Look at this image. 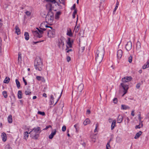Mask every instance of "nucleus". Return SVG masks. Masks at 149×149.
Segmentation results:
<instances>
[{"instance_id": "62", "label": "nucleus", "mask_w": 149, "mask_h": 149, "mask_svg": "<svg viewBox=\"0 0 149 149\" xmlns=\"http://www.w3.org/2000/svg\"><path fill=\"white\" fill-rule=\"evenodd\" d=\"M77 13V10L76 9H75L73 12V14L74 15H76Z\"/></svg>"}, {"instance_id": "44", "label": "nucleus", "mask_w": 149, "mask_h": 149, "mask_svg": "<svg viewBox=\"0 0 149 149\" xmlns=\"http://www.w3.org/2000/svg\"><path fill=\"white\" fill-rule=\"evenodd\" d=\"M113 101L115 104H116L118 102L117 99L116 98H114L113 100Z\"/></svg>"}, {"instance_id": "63", "label": "nucleus", "mask_w": 149, "mask_h": 149, "mask_svg": "<svg viewBox=\"0 0 149 149\" xmlns=\"http://www.w3.org/2000/svg\"><path fill=\"white\" fill-rule=\"evenodd\" d=\"M81 144L84 147V148L85 147L86 145V144L85 142H83Z\"/></svg>"}, {"instance_id": "10", "label": "nucleus", "mask_w": 149, "mask_h": 149, "mask_svg": "<svg viewBox=\"0 0 149 149\" xmlns=\"http://www.w3.org/2000/svg\"><path fill=\"white\" fill-rule=\"evenodd\" d=\"M123 52L121 49H119L117 52V56L118 59H120L122 56Z\"/></svg>"}, {"instance_id": "9", "label": "nucleus", "mask_w": 149, "mask_h": 149, "mask_svg": "<svg viewBox=\"0 0 149 149\" xmlns=\"http://www.w3.org/2000/svg\"><path fill=\"white\" fill-rule=\"evenodd\" d=\"M57 131L56 129H54L52 131L51 134L49 135V138L50 139H52L54 136L56 134Z\"/></svg>"}, {"instance_id": "33", "label": "nucleus", "mask_w": 149, "mask_h": 149, "mask_svg": "<svg viewBox=\"0 0 149 149\" xmlns=\"http://www.w3.org/2000/svg\"><path fill=\"white\" fill-rule=\"evenodd\" d=\"M39 135V134H36L34 135L32 137V138L35 139H37Z\"/></svg>"}, {"instance_id": "35", "label": "nucleus", "mask_w": 149, "mask_h": 149, "mask_svg": "<svg viewBox=\"0 0 149 149\" xmlns=\"http://www.w3.org/2000/svg\"><path fill=\"white\" fill-rule=\"evenodd\" d=\"M46 2L52 3H55L56 2L55 0H45Z\"/></svg>"}, {"instance_id": "36", "label": "nucleus", "mask_w": 149, "mask_h": 149, "mask_svg": "<svg viewBox=\"0 0 149 149\" xmlns=\"http://www.w3.org/2000/svg\"><path fill=\"white\" fill-rule=\"evenodd\" d=\"M111 148V147L110 145V142H109L107 143L106 145V149H110Z\"/></svg>"}, {"instance_id": "5", "label": "nucleus", "mask_w": 149, "mask_h": 149, "mask_svg": "<svg viewBox=\"0 0 149 149\" xmlns=\"http://www.w3.org/2000/svg\"><path fill=\"white\" fill-rule=\"evenodd\" d=\"M34 66L36 70L39 71L42 70L43 67V63L40 57L37 56L36 58L34 61Z\"/></svg>"}, {"instance_id": "47", "label": "nucleus", "mask_w": 149, "mask_h": 149, "mask_svg": "<svg viewBox=\"0 0 149 149\" xmlns=\"http://www.w3.org/2000/svg\"><path fill=\"white\" fill-rule=\"evenodd\" d=\"M62 130L63 131L65 132L66 130V126L65 125L63 126L62 127Z\"/></svg>"}, {"instance_id": "18", "label": "nucleus", "mask_w": 149, "mask_h": 149, "mask_svg": "<svg viewBox=\"0 0 149 149\" xmlns=\"http://www.w3.org/2000/svg\"><path fill=\"white\" fill-rule=\"evenodd\" d=\"M15 29L16 30L15 32L18 35L20 33V31L17 25L15 26Z\"/></svg>"}, {"instance_id": "26", "label": "nucleus", "mask_w": 149, "mask_h": 149, "mask_svg": "<svg viewBox=\"0 0 149 149\" xmlns=\"http://www.w3.org/2000/svg\"><path fill=\"white\" fill-rule=\"evenodd\" d=\"M31 93L30 89L29 88H27V90L25 91V93L26 95H30Z\"/></svg>"}, {"instance_id": "15", "label": "nucleus", "mask_w": 149, "mask_h": 149, "mask_svg": "<svg viewBox=\"0 0 149 149\" xmlns=\"http://www.w3.org/2000/svg\"><path fill=\"white\" fill-rule=\"evenodd\" d=\"M84 86V84H81L78 86V90L79 92H81L83 89Z\"/></svg>"}, {"instance_id": "50", "label": "nucleus", "mask_w": 149, "mask_h": 149, "mask_svg": "<svg viewBox=\"0 0 149 149\" xmlns=\"http://www.w3.org/2000/svg\"><path fill=\"white\" fill-rule=\"evenodd\" d=\"M41 76H37L36 77V79L40 81L41 79Z\"/></svg>"}, {"instance_id": "54", "label": "nucleus", "mask_w": 149, "mask_h": 149, "mask_svg": "<svg viewBox=\"0 0 149 149\" xmlns=\"http://www.w3.org/2000/svg\"><path fill=\"white\" fill-rule=\"evenodd\" d=\"M71 60L70 57L69 56H68L67 58V60L68 62H69Z\"/></svg>"}, {"instance_id": "17", "label": "nucleus", "mask_w": 149, "mask_h": 149, "mask_svg": "<svg viewBox=\"0 0 149 149\" xmlns=\"http://www.w3.org/2000/svg\"><path fill=\"white\" fill-rule=\"evenodd\" d=\"M142 132L140 131L138 133H137L136 134L135 136H134V138L135 139H137L139 138V137L142 134Z\"/></svg>"}, {"instance_id": "64", "label": "nucleus", "mask_w": 149, "mask_h": 149, "mask_svg": "<svg viewBox=\"0 0 149 149\" xmlns=\"http://www.w3.org/2000/svg\"><path fill=\"white\" fill-rule=\"evenodd\" d=\"M72 51V49H69L68 50H67L66 51V52L67 53H68L69 52H71V51Z\"/></svg>"}, {"instance_id": "34", "label": "nucleus", "mask_w": 149, "mask_h": 149, "mask_svg": "<svg viewBox=\"0 0 149 149\" xmlns=\"http://www.w3.org/2000/svg\"><path fill=\"white\" fill-rule=\"evenodd\" d=\"M3 96L5 98H6L7 97L8 95L7 94V93L6 91H4L3 92Z\"/></svg>"}, {"instance_id": "24", "label": "nucleus", "mask_w": 149, "mask_h": 149, "mask_svg": "<svg viewBox=\"0 0 149 149\" xmlns=\"http://www.w3.org/2000/svg\"><path fill=\"white\" fill-rule=\"evenodd\" d=\"M24 36L25 40H29V33L27 32H25V33Z\"/></svg>"}, {"instance_id": "51", "label": "nucleus", "mask_w": 149, "mask_h": 149, "mask_svg": "<svg viewBox=\"0 0 149 149\" xmlns=\"http://www.w3.org/2000/svg\"><path fill=\"white\" fill-rule=\"evenodd\" d=\"M50 127H52V126L51 125H49L47 126L46 127L43 129V130H47L49 128H50Z\"/></svg>"}, {"instance_id": "2", "label": "nucleus", "mask_w": 149, "mask_h": 149, "mask_svg": "<svg viewBox=\"0 0 149 149\" xmlns=\"http://www.w3.org/2000/svg\"><path fill=\"white\" fill-rule=\"evenodd\" d=\"M46 8L48 10V13L46 17V20L47 22L52 23L53 22L54 19V14L52 11V5L49 4L46 6Z\"/></svg>"}, {"instance_id": "53", "label": "nucleus", "mask_w": 149, "mask_h": 149, "mask_svg": "<svg viewBox=\"0 0 149 149\" xmlns=\"http://www.w3.org/2000/svg\"><path fill=\"white\" fill-rule=\"evenodd\" d=\"M23 80L24 82V84L25 85H27V83L26 81V80L24 79V78L23 77Z\"/></svg>"}, {"instance_id": "14", "label": "nucleus", "mask_w": 149, "mask_h": 149, "mask_svg": "<svg viewBox=\"0 0 149 149\" xmlns=\"http://www.w3.org/2000/svg\"><path fill=\"white\" fill-rule=\"evenodd\" d=\"M149 67V59H148L146 63H145L142 67V68L143 69H145Z\"/></svg>"}, {"instance_id": "7", "label": "nucleus", "mask_w": 149, "mask_h": 149, "mask_svg": "<svg viewBox=\"0 0 149 149\" xmlns=\"http://www.w3.org/2000/svg\"><path fill=\"white\" fill-rule=\"evenodd\" d=\"M132 47V42L131 41H129L127 42V44L126 45L125 48L127 51H128L131 49Z\"/></svg>"}, {"instance_id": "27", "label": "nucleus", "mask_w": 149, "mask_h": 149, "mask_svg": "<svg viewBox=\"0 0 149 149\" xmlns=\"http://www.w3.org/2000/svg\"><path fill=\"white\" fill-rule=\"evenodd\" d=\"M54 98L53 95H51V98L50 99V102H51L50 105H52L54 103Z\"/></svg>"}, {"instance_id": "6", "label": "nucleus", "mask_w": 149, "mask_h": 149, "mask_svg": "<svg viewBox=\"0 0 149 149\" xmlns=\"http://www.w3.org/2000/svg\"><path fill=\"white\" fill-rule=\"evenodd\" d=\"M65 40V38L63 37H61L60 38L58 39L57 42V45L59 48H62L64 46V42Z\"/></svg>"}, {"instance_id": "13", "label": "nucleus", "mask_w": 149, "mask_h": 149, "mask_svg": "<svg viewBox=\"0 0 149 149\" xmlns=\"http://www.w3.org/2000/svg\"><path fill=\"white\" fill-rule=\"evenodd\" d=\"M1 136L3 141L4 142L6 141L7 138L6 134L4 132H3L2 133Z\"/></svg>"}, {"instance_id": "22", "label": "nucleus", "mask_w": 149, "mask_h": 149, "mask_svg": "<svg viewBox=\"0 0 149 149\" xmlns=\"http://www.w3.org/2000/svg\"><path fill=\"white\" fill-rule=\"evenodd\" d=\"M90 122V120L88 118H86L84 122V124L86 125L89 123Z\"/></svg>"}, {"instance_id": "42", "label": "nucleus", "mask_w": 149, "mask_h": 149, "mask_svg": "<svg viewBox=\"0 0 149 149\" xmlns=\"http://www.w3.org/2000/svg\"><path fill=\"white\" fill-rule=\"evenodd\" d=\"M25 13L27 16H29L31 15V13L29 11H27L25 12Z\"/></svg>"}, {"instance_id": "58", "label": "nucleus", "mask_w": 149, "mask_h": 149, "mask_svg": "<svg viewBox=\"0 0 149 149\" xmlns=\"http://www.w3.org/2000/svg\"><path fill=\"white\" fill-rule=\"evenodd\" d=\"M90 113H91V111H90V110L89 109H88L86 111V114H90Z\"/></svg>"}, {"instance_id": "57", "label": "nucleus", "mask_w": 149, "mask_h": 149, "mask_svg": "<svg viewBox=\"0 0 149 149\" xmlns=\"http://www.w3.org/2000/svg\"><path fill=\"white\" fill-rule=\"evenodd\" d=\"M145 118L146 119L149 118V112L146 115Z\"/></svg>"}, {"instance_id": "25", "label": "nucleus", "mask_w": 149, "mask_h": 149, "mask_svg": "<svg viewBox=\"0 0 149 149\" xmlns=\"http://www.w3.org/2000/svg\"><path fill=\"white\" fill-rule=\"evenodd\" d=\"M129 107L128 106L123 104L121 105V109H122L126 110L129 109Z\"/></svg>"}, {"instance_id": "48", "label": "nucleus", "mask_w": 149, "mask_h": 149, "mask_svg": "<svg viewBox=\"0 0 149 149\" xmlns=\"http://www.w3.org/2000/svg\"><path fill=\"white\" fill-rule=\"evenodd\" d=\"M79 26H77L75 28V32H77L79 29Z\"/></svg>"}, {"instance_id": "1", "label": "nucleus", "mask_w": 149, "mask_h": 149, "mask_svg": "<svg viewBox=\"0 0 149 149\" xmlns=\"http://www.w3.org/2000/svg\"><path fill=\"white\" fill-rule=\"evenodd\" d=\"M40 28L44 31H47V35L49 38H53L55 35V30L52 27L45 25L44 23L41 24Z\"/></svg>"}, {"instance_id": "43", "label": "nucleus", "mask_w": 149, "mask_h": 149, "mask_svg": "<svg viewBox=\"0 0 149 149\" xmlns=\"http://www.w3.org/2000/svg\"><path fill=\"white\" fill-rule=\"evenodd\" d=\"M5 149H12L9 145H7L6 146Z\"/></svg>"}, {"instance_id": "28", "label": "nucleus", "mask_w": 149, "mask_h": 149, "mask_svg": "<svg viewBox=\"0 0 149 149\" xmlns=\"http://www.w3.org/2000/svg\"><path fill=\"white\" fill-rule=\"evenodd\" d=\"M10 80V78L8 77H6L4 80L3 82L4 83L8 84Z\"/></svg>"}, {"instance_id": "16", "label": "nucleus", "mask_w": 149, "mask_h": 149, "mask_svg": "<svg viewBox=\"0 0 149 149\" xmlns=\"http://www.w3.org/2000/svg\"><path fill=\"white\" fill-rule=\"evenodd\" d=\"M123 119V117L122 115H119L117 118V121L118 123H120L122 122Z\"/></svg>"}, {"instance_id": "39", "label": "nucleus", "mask_w": 149, "mask_h": 149, "mask_svg": "<svg viewBox=\"0 0 149 149\" xmlns=\"http://www.w3.org/2000/svg\"><path fill=\"white\" fill-rule=\"evenodd\" d=\"M36 29L38 30L39 32L40 33V34H42L43 33V31H44V30H43L42 29H40L41 30H40L38 28H37Z\"/></svg>"}, {"instance_id": "30", "label": "nucleus", "mask_w": 149, "mask_h": 149, "mask_svg": "<svg viewBox=\"0 0 149 149\" xmlns=\"http://www.w3.org/2000/svg\"><path fill=\"white\" fill-rule=\"evenodd\" d=\"M61 13L60 12H58L56 13L55 15V18L56 19H58L59 18V16L61 15Z\"/></svg>"}, {"instance_id": "38", "label": "nucleus", "mask_w": 149, "mask_h": 149, "mask_svg": "<svg viewBox=\"0 0 149 149\" xmlns=\"http://www.w3.org/2000/svg\"><path fill=\"white\" fill-rule=\"evenodd\" d=\"M132 56H130L128 58V61L129 63H131L132 61Z\"/></svg>"}, {"instance_id": "3", "label": "nucleus", "mask_w": 149, "mask_h": 149, "mask_svg": "<svg viewBox=\"0 0 149 149\" xmlns=\"http://www.w3.org/2000/svg\"><path fill=\"white\" fill-rule=\"evenodd\" d=\"M132 79V78L131 76H127L122 79L121 80L122 83L120 84V86L124 89V93L122 96H123L127 93V90L129 88L128 85L126 84V83L130 81Z\"/></svg>"}, {"instance_id": "32", "label": "nucleus", "mask_w": 149, "mask_h": 149, "mask_svg": "<svg viewBox=\"0 0 149 149\" xmlns=\"http://www.w3.org/2000/svg\"><path fill=\"white\" fill-rule=\"evenodd\" d=\"M15 82L17 85V88H19L20 86V84L19 82L17 79H16L15 80Z\"/></svg>"}, {"instance_id": "55", "label": "nucleus", "mask_w": 149, "mask_h": 149, "mask_svg": "<svg viewBox=\"0 0 149 149\" xmlns=\"http://www.w3.org/2000/svg\"><path fill=\"white\" fill-rule=\"evenodd\" d=\"M141 128V127L140 126V124H139V125H136V126L135 128L136 129H137L138 128L139 129Z\"/></svg>"}, {"instance_id": "46", "label": "nucleus", "mask_w": 149, "mask_h": 149, "mask_svg": "<svg viewBox=\"0 0 149 149\" xmlns=\"http://www.w3.org/2000/svg\"><path fill=\"white\" fill-rule=\"evenodd\" d=\"M2 22V20L1 19H0V28H1L3 25Z\"/></svg>"}, {"instance_id": "41", "label": "nucleus", "mask_w": 149, "mask_h": 149, "mask_svg": "<svg viewBox=\"0 0 149 149\" xmlns=\"http://www.w3.org/2000/svg\"><path fill=\"white\" fill-rule=\"evenodd\" d=\"M43 41H44L43 40H42L41 41H37V42H33V43H32V44L33 45L36 44L38 43H40L41 42H43Z\"/></svg>"}, {"instance_id": "56", "label": "nucleus", "mask_w": 149, "mask_h": 149, "mask_svg": "<svg viewBox=\"0 0 149 149\" xmlns=\"http://www.w3.org/2000/svg\"><path fill=\"white\" fill-rule=\"evenodd\" d=\"M62 92H63V90H62V91H61V95H60V96H59V98H58V100H57V101L56 102V103L54 104V105H55V104H56V103H57V102H58V100L61 97V95H62Z\"/></svg>"}, {"instance_id": "12", "label": "nucleus", "mask_w": 149, "mask_h": 149, "mask_svg": "<svg viewBox=\"0 0 149 149\" xmlns=\"http://www.w3.org/2000/svg\"><path fill=\"white\" fill-rule=\"evenodd\" d=\"M73 40L71 41L70 38H68V41L67 42V44L69 46V47L71 48L72 47V44L73 43Z\"/></svg>"}, {"instance_id": "49", "label": "nucleus", "mask_w": 149, "mask_h": 149, "mask_svg": "<svg viewBox=\"0 0 149 149\" xmlns=\"http://www.w3.org/2000/svg\"><path fill=\"white\" fill-rule=\"evenodd\" d=\"M119 2L117 1L116 2V6L114 8L115 10H116L117 9L119 5Z\"/></svg>"}, {"instance_id": "59", "label": "nucleus", "mask_w": 149, "mask_h": 149, "mask_svg": "<svg viewBox=\"0 0 149 149\" xmlns=\"http://www.w3.org/2000/svg\"><path fill=\"white\" fill-rule=\"evenodd\" d=\"M96 127H95V129L94 130V132H95L97 131V127H98V124H96Z\"/></svg>"}, {"instance_id": "37", "label": "nucleus", "mask_w": 149, "mask_h": 149, "mask_svg": "<svg viewBox=\"0 0 149 149\" xmlns=\"http://www.w3.org/2000/svg\"><path fill=\"white\" fill-rule=\"evenodd\" d=\"M38 113L42 115V116H44L45 115V113L44 112H41L39 111H38Z\"/></svg>"}, {"instance_id": "60", "label": "nucleus", "mask_w": 149, "mask_h": 149, "mask_svg": "<svg viewBox=\"0 0 149 149\" xmlns=\"http://www.w3.org/2000/svg\"><path fill=\"white\" fill-rule=\"evenodd\" d=\"M56 3H61V2L60 1V0H57L56 1Z\"/></svg>"}, {"instance_id": "21", "label": "nucleus", "mask_w": 149, "mask_h": 149, "mask_svg": "<svg viewBox=\"0 0 149 149\" xmlns=\"http://www.w3.org/2000/svg\"><path fill=\"white\" fill-rule=\"evenodd\" d=\"M8 122L9 123H11L12 122V116L11 115H9L8 118Z\"/></svg>"}, {"instance_id": "29", "label": "nucleus", "mask_w": 149, "mask_h": 149, "mask_svg": "<svg viewBox=\"0 0 149 149\" xmlns=\"http://www.w3.org/2000/svg\"><path fill=\"white\" fill-rule=\"evenodd\" d=\"M67 35L68 36L71 37L72 36V34L71 32V31L70 29H69V30H67Z\"/></svg>"}, {"instance_id": "20", "label": "nucleus", "mask_w": 149, "mask_h": 149, "mask_svg": "<svg viewBox=\"0 0 149 149\" xmlns=\"http://www.w3.org/2000/svg\"><path fill=\"white\" fill-rule=\"evenodd\" d=\"M24 139H27L29 137V133L28 132H25L24 134Z\"/></svg>"}, {"instance_id": "23", "label": "nucleus", "mask_w": 149, "mask_h": 149, "mask_svg": "<svg viewBox=\"0 0 149 149\" xmlns=\"http://www.w3.org/2000/svg\"><path fill=\"white\" fill-rule=\"evenodd\" d=\"M116 121L114 120L113 121L111 126V130H113L116 126Z\"/></svg>"}, {"instance_id": "45", "label": "nucleus", "mask_w": 149, "mask_h": 149, "mask_svg": "<svg viewBox=\"0 0 149 149\" xmlns=\"http://www.w3.org/2000/svg\"><path fill=\"white\" fill-rule=\"evenodd\" d=\"M141 85V84L140 83H138L136 86V87L137 88L139 89L140 87V86Z\"/></svg>"}, {"instance_id": "31", "label": "nucleus", "mask_w": 149, "mask_h": 149, "mask_svg": "<svg viewBox=\"0 0 149 149\" xmlns=\"http://www.w3.org/2000/svg\"><path fill=\"white\" fill-rule=\"evenodd\" d=\"M36 34V36L39 38H40L42 37V34H39L37 31H34Z\"/></svg>"}, {"instance_id": "40", "label": "nucleus", "mask_w": 149, "mask_h": 149, "mask_svg": "<svg viewBox=\"0 0 149 149\" xmlns=\"http://www.w3.org/2000/svg\"><path fill=\"white\" fill-rule=\"evenodd\" d=\"M85 49V47H81V48H79V50L82 52H83Z\"/></svg>"}, {"instance_id": "52", "label": "nucleus", "mask_w": 149, "mask_h": 149, "mask_svg": "<svg viewBox=\"0 0 149 149\" xmlns=\"http://www.w3.org/2000/svg\"><path fill=\"white\" fill-rule=\"evenodd\" d=\"M75 8H76V5L75 4H74L73 6H72V8H71V10H75V9H75Z\"/></svg>"}, {"instance_id": "19", "label": "nucleus", "mask_w": 149, "mask_h": 149, "mask_svg": "<svg viewBox=\"0 0 149 149\" xmlns=\"http://www.w3.org/2000/svg\"><path fill=\"white\" fill-rule=\"evenodd\" d=\"M18 98L20 99L22 98V91L20 90H19L18 91Z\"/></svg>"}, {"instance_id": "8", "label": "nucleus", "mask_w": 149, "mask_h": 149, "mask_svg": "<svg viewBox=\"0 0 149 149\" xmlns=\"http://www.w3.org/2000/svg\"><path fill=\"white\" fill-rule=\"evenodd\" d=\"M33 131L36 134L38 133H40L41 132L40 127H34L33 128V129L32 131H31L29 132V134H30Z\"/></svg>"}, {"instance_id": "61", "label": "nucleus", "mask_w": 149, "mask_h": 149, "mask_svg": "<svg viewBox=\"0 0 149 149\" xmlns=\"http://www.w3.org/2000/svg\"><path fill=\"white\" fill-rule=\"evenodd\" d=\"M21 54H20L19 53V54H18V59L19 60L20 58V59L21 58Z\"/></svg>"}, {"instance_id": "4", "label": "nucleus", "mask_w": 149, "mask_h": 149, "mask_svg": "<svg viewBox=\"0 0 149 149\" xmlns=\"http://www.w3.org/2000/svg\"><path fill=\"white\" fill-rule=\"evenodd\" d=\"M104 53L103 47H99L96 52L95 60L96 62L100 63L102 61Z\"/></svg>"}, {"instance_id": "11", "label": "nucleus", "mask_w": 149, "mask_h": 149, "mask_svg": "<svg viewBox=\"0 0 149 149\" xmlns=\"http://www.w3.org/2000/svg\"><path fill=\"white\" fill-rule=\"evenodd\" d=\"M141 44L140 42L137 41L136 43V50L138 52H139L141 50Z\"/></svg>"}]
</instances>
